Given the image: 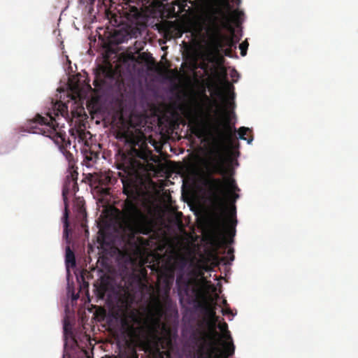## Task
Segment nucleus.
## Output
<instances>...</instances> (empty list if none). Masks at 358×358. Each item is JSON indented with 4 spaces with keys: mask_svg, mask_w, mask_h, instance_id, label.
<instances>
[{
    "mask_svg": "<svg viewBox=\"0 0 358 358\" xmlns=\"http://www.w3.org/2000/svg\"><path fill=\"white\" fill-rule=\"evenodd\" d=\"M231 114L234 115V112L224 110L222 118L217 120L213 126V141L216 146L215 155L202 162L203 184L208 189L210 196L216 202L217 206L218 212L214 215L215 223L217 228L224 227L226 225L227 208L222 200L226 187L230 192L239 191L234 178H227L223 181L220 178L213 176L214 174L226 175L224 154L230 153L235 147L236 129L231 124Z\"/></svg>",
    "mask_w": 358,
    "mask_h": 358,
    "instance_id": "1",
    "label": "nucleus"
},
{
    "mask_svg": "<svg viewBox=\"0 0 358 358\" xmlns=\"http://www.w3.org/2000/svg\"><path fill=\"white\" fill-rule=\"evenodd\" d=\"M123 193L127 196L122 206L121 221L119 224L124 238L134 240L136 235H150L154 232L155 221L138 206L133 189L124 186Z\"/></svg>",
    "mask_w": 358,
    "mask_h": 358,
    "instance_id": "2",
    "label": "nucleus"
},
{
    "mask_svg": "<svg viewBox=\"0 0 358 358\" xmlns=\"http://www.w3.org/2000/svg\"><path fill=\"white\" fill-rule=\"evenodd\" d=\"M221 18L213 16L210 19V24L207 27L209 43L206 59L214 62L215 57L220 55L225 47L236 48L237 41L234 38V30L231 25L230 15L220 11Z\"/></svg>",
    "mask_w": 358,
    "mask_h": 358,
    "instance_id": "3",
    "label": "nucleus"
},
{
    "mask_svg": "<svg viewBox=\"0 0 358 358\" xmlns=\"http://www.w3.org/2000/svg\"><path fill=\"white\" fill-rule=\"evenodd\" d=\"M116 138L128 147V159L124 155L127 164V169L136 170L142 166L137 159L148 162L153 158L152 150L149 148L145 134L139 130L131 131L127 129L117 132Z\"/></svg>",
    "mask_w": 358,
    "mask_h": 358,
    "instance_id": "4",
    "label": "nucleus"
},
{
    "mask_svg": "<svg viewBox=\"0 0 358 358\" xmlns=\"http://www.w3.org/2000/svg\"><path fill=\"white\" fill-rule=\"evenodd\" d=\"M134 301L133 295L124 290L117 294L112 308L113 317L120 320L122 329L126 331H133L134 323L137 321L136 310L132 308Z\"/></svg>",
    "mask_w": 358,
    "mask_h": 358,
    "instance_id": "5",
    "label": "nucleus"
},
{
    "mask_svg": "<svg viewBox=\"0 0 358 358\" xmlns=\"http://www.w3.org/2000/svg\"><path fill=\"white\" fill-rule=\"evenodd\" d=\"M65 136V132L59 126L56 119L48 113H46V137L57 145L64 153L66 160L69 162L68 171H71V170H76L77 167L75 166L73 154L66 150L67 145H70V142L66 141Z\"/></svg>",
    "mask_w": 358,
    "mask_h": 358,
    "instance_id": "6",
    "label": "nucleus"
},
{
    "mask_svg": "<svg viewBox=\"0 0 358 358\" xmlns=\"http://www.w3.org/2000/svg\"><path fill=\"white\" fill-rule=\"evenodd\" d=\"M159 279L163 280V293L160 296L155 297L154 299V306L156 314L159 317H162L167 312L174 311L177 313L169 296L171 287L174 280V273L173 270L162 273L159 275Z\"/></svg>",
    "mask_w": 358,
    "mask_h": 358,
    "instance_id": "7",
    "label": "nucleus"
},
{
    "mask_svg": "<svg viewBox=\"0 0 358 358\" xmlns=\"http://www.w3.org/2000/svg\"><path fill=\"white\" fill-rule=\"evenodd\" d=\"M218 320H209L208 324L210 331L208 333L203 332L200 341L201 343L196 351V358H201V355L210 353L213 357L222 358L220 348L218 346V338L220 337L219 333L216 331L215 327Z\"/></svg>",
    "mask_w": 358,
    "mask_h": 358,
    "instance_id": "8",
    "label": "nucleus"
},
{
    "mask_svg": "<svg viewBox=\"0 0 358 358\" xmlns=\"http://www.w3.org/2000/svg\"><path fill=\"white\" fill-rule=\"evenodd\" d=\"M68 175L66 176L62 189V196L65 203V210L64 216L62 217L64 222V233L63 238L67 243H70L69 232L70 229L69 223V210L67 208V199L69 196L75 195L78 191V185L77 182L78 173L77 170H71L68 171Z\"/></svg>",
    "mask_w": 358,
    "mask_h": 358,
    "instance_id": "9",
    "label": "nucleus"
},
{
    "mask_svg": "<svg viewBox=\"0 0 358 358\" xmlns=\"http://www.w3.org/2000/svg\"><path fill=\"white\" fill-rule=\"evenodd\" d=\"M154 0H128L126 7L124 8V15L127 20L132 24L139 25L144 20L143 8L152 4Z\"/></svg>",
    "mask_w": 358,
    "mask_h": 358,
    "instance_id": "10",
    "label": "nucleus"
},
{
    "mask_svg": "<svg viewBox=\"0 0 358 358\" xmlns=\"http://www.w3.org/2000/svg\"><path fill=\"white\" fill-rule=\"evenodd\" d=\"M116 181V178L110 171L100 172L90 176V182L95 185V188H99V192L104 195L110 194V188L108 186L114 184Z\"/></svg>",
    "mask_w": 358,
    "mask_h": 358,
    "instance_id": "11",
    "label": "nucleus"
},
{
    "mask_svg": "<svg viewBox=\"0 0 358 358\" xmlns=\"http://www.w3.org/2000/svg\"><path fill=\"white\" fill-rule=\"evenodd\" d=\"M218 328L223 332V337L226 339V341L222 343L223 348V350H220L222 358H229L234 354L235 346L230 332L228 331V325L224 322L218 325Z\"/></svg>",
    "mask_w": 358,
    "mask_h": 358,
    "instance_id": "12",
    "label": "nucleus"
},
{
    "mask_svg": "<svg viewBox=\"0 0 358 358\" xmlns=\"http://www.w3.org/2000/svg\"><path fill=\"white\" fill-rule=\"evenodd\" d=\"M44 124V117L40 114H36L34 117L27 121V132L33 134H40L44 136L45 130L43 127H43Z\"/></svg>",
    "mask_w": 358,
    "mask_h": 358,
    "instance_id": "13",
    "label": "nucleus"
},
{
    "mask_svg": "<svg viewBox=\"0 0 358 358\" xmlns=\"http://www.w3.org/2000/svg\"><path fill=\"white\" fill-rule=\"evenodd\" d=\"M65 264L67 268L76 266L75 254L69 245L66 247Z\"/></svg>",
    "mask_w": 358,
    "mask_h": 358,
    "instance_id": "14",
    "label": "nucleus"
},
{
    "mask_svg": "<svg viewBox=\"0 0 358 358\" xmlns=\"http://www.w3.org/2000/svg\"><path fill=\"white\" fill-rule=\"evenodd\" d=\"M84 162L87 167L92 166L99 158V154L97 152L91 150H87L86 149L84 151Z\"/></svg>",
    "mask_w": 358,
    "mask_h": 358,
    "instance_id": "15",
    "label": "nucleus"
},
{
    "mask_svg": "<svg viewBox=\"0 0 358 358\" xmlns=\"http://www.w3.org/2000/svg\"><path fill=\"white\" fill-rule=\"evenodd\" d=\"M176 285L179 290H183L187 292L189 289V282L184 279L182 274H180L176 278Z\"/></svg>",
    "mask_w": 358,
    "mask_h": 358,
    "instance_id": "16",
    "label": "nucleus"
},
{
    "mask_svg": "<svg viewBox=\"0 0 358 358\" xmlns=\"http://www.w3.org/2000/svg\"><path fill=\"white\" fill-rule=\"evenodd\" d=\"M76 133V138L78 139V143H83L85 145H88L87 143V138L88 135H90L89 131H85L82 129H76L75 131Z\"/></svg>",
    "mask_w": 358,
    "mask_h": 358,
    "instance_id": "17",
    "label": "nucleus"
},
{
    "mask_svg": "<svg viewBox=\"0 0 358 358\" xmlns=\"http://www.w3.org/2000/svg\"><path fill=\"white\" fill-rule=\"evenodd\" d=\"M108 291V286L106 284L101 282L99 286L96 287L95 292L97 298L104 299L106 294Z\"/></svg>",
    "mask_w": 358,
    "mask_h": 358,
    "instance_id": "18",
    "label": "nucleus"
},
{
    "mask_svg": "<svg viewBox=\"0 0 358 358\" xmlns=\"http://www.w3.org/2000/svg\"><path fill=\"white\" fill-rule=\"evenodd\" d=\"M120 358H138V355L134 348H128L119 355Z\"/></svg>",
    "mask_w": 358,
    "mask_h": 358,
    "instance_id": "19",
    "label": "nucleus"
},
{
    "mask_svg": "<svg viewBox=\"0 0 358 358\" xmlns=\"http://www.w3.org/2000/svg\"><path fill=\"white\" fill-rule=\"evenodd\" d=\"M204 311L210 320H218V317L216 315L215 307L206 305L204 306Z\"/></svg>",
    "mask_w": 358,
    "mask_h": 358,
    "instance_id": "20",
    "label": "nucleus"
},
{
    "mask_svg": "<svg viewBox=\"0 0 358 358\" xmlns=\"http://www.w3.org/2000/svg\"><path fill=\"white\" fill-rule=\"evenodd\" d=\"M250 131V129L245 127H241L238 129V138L242 140H245L248 143H250L252 141V137L250 138H247L245 135Z\"/></svg>",
    "mask_w": 358,
    "mask_h": 358,
    "instance_id": "21",
    "label": "nucleus"
},
{
    "mask_svg": "<svg viewBox=\"0 0 358 358\" xmlns=\"http://www.w3.org/2000/svg\"><path fill=\"white\" fill-rule=\"evenodd\" d=\"M230 216H231V220H229V221H230V222H231V225H232V227H233V228H234V231H233V233H232V234H231V235H232V236H234V235H235V229H234V227H235V226H236V223H237L236 220V219H234V217H235V216H236V207H235V206H233V207H232V208H231V212H230Z\"/></svg>",
    "mask_w": 358,
    "mask_h": 358,
    "instance_id": "22",
    "label": "nucleus"
},
{
    "mask_svg": "<svg viewBox=\"0 0 358 358\" xmlns=\"http://www.w3.org/2000/svg\"><path fill=\"white\" fill-rule=\"evenodd\" d=\"M248 45H249V44H248L247 41H245L242 42L239 45V49L241 50V56L244 57V56L246 55Z\"/></svg>",
    "mask_w": 358,
    "mask_h": 358,
    "instance_id": "23",
    "label": "nucleus"
},
{
    "mask_svg": "<svg viewBox=\"0 0 358 358\" xmlns=\"http://www.w3.org/2000/svg\"><path fill=\"white\" fill-rule=\"evenodd\" d=\"M224 52V54L227 57H231L232 56V48L227 47V48L222 50Z\"/></svg>",
    "mask_w": 358,
    "mask_h": 358,
    "instance_id": "24",
    "label": "nucleus"
},
{
    "mask_svg": "<svg viewBox=\"0 0 358 358\" xmlns=\"http://www.w3.org/2000/svg\"><path fill=\"white\" fill-rule=\"evenodd\" d=\"M138 241L142 244V245H149V241L148 240H146V239H144L142 237H139L138 238Z\"/></svg>",
    "mask_w": 358,
    "mask_h": 358,
    "instance_id": "25",
    "label": "nucleus"
},
{
    "mask_svg": "<svg viewBox=\"0 0 358 358\" xmlns=\"http://www.w3.org/2000/svg\"><path fill=\"white\" fill-rule=\"evenodd\" d=\"M227 255H230V260L231 261H233L234 259V249L233 248H229L227 250Z\"/></svg>",
    "mask_w": 358,
    "mask_h": 358,
    "instance_id": "26",
    "label": "nucleus"
},
{
    "mask_svg": "<svg viewBox=\"0 0 358 358\" xmlns=\"http://www.w3.org/2000/svg\"><path fill=\"white\" fill-rule=\"evenodd\" d=\"M95 0H80V3L86 5H91L94 3Z\"/></svg>",
    "mask_w": 358,
    "mask_h": 358,
    "instance_id": "27",
    "label": "nucleus"
},
{
    "mask_svg": "<svg viewBox=\"0 0 358 358\" xmlns=\"http://www.w3.org/2000/svg\"><path fill=\"white\" fill-rule=\"evenodd\" d=\"M213 355H211L210 353H205L201 355V358H216L213 357Z\"/></svg>",
    "mask_w": 358,
    "mask_h": 358,
    "instance_id": "28",
    "label": "nucleus"
},
{
    "mask_svg": "<svg viewBox=\"0 0 358 358\" xmlns=\"http://www.w3.org/2000/svg\"><path fill=\"white\" fill-rule=\"evenodd\" d=\"M182 35V32L180 30H178L177 33L176 34V37L179 38L181 37Z\"/></svg>",
    "mask_w": 358,
    "mask_h": 358,
    "instance_id": "29",
    "label": "nucleus"
},
{
    "mask_svg": "<svg viewBox=\"0 0 358 358\" xmlns=\"http://www.w3.org/2000/svg\"><path fill=\"white\" fill-rule=\"evenodd\" d=\"M67 62H68V63H69V70H70L71 72H73V69H72V67H71V61L69 59V58H68V57H67Z\"/></svg>",
    "mask_w": 358,
    "mask_h": 358,
    "instance_id": "30",
    "label": "nucleus"
},
{
    "mask_svg": "<svg viewBox=\"0 0 358 358\" xmlns=\"http://www.w3.org/2000/svg\"><path fill=\"white\" fill-rule=\"evenodd\" d=\"M240 14V12L238 10H235L233 11V15L237 16Z\"/></svg>",
    "mask_w": 358,
    "mask_h": 358,
    "instance_id": "31",
    "label": "nucleus"
},
{
    "mask_svg": "<svg viewBox=\"0 0 358 358\" xmlns=\"http://www.w3.org/2000/svg\"><path fill=\"white\" fill-rule=\"evenodd\" d=\"M233 196H234V201H236L237 199L239 198V195L238 194H235V193L234 194Z\"/></svg>",
    "mask_w": 358,
    "mask_h": 358,
    "instance_id": "32",
    "label": "nucleus"
},
{
    "mask_svg": "<svg viewBox=\"0 0 358 358\" xmlns=\"http://www.w3.org/2000/svg\"><path fill=\"white\" fill-rule=\"evenodd\" d=\"M180 262H182V266H184L185 264V263H186V261H185V259L183 257H182L180 259Z\"/></svg>",
    "mask_w": 358,
    "mask_h": 358,
    "instance_id": "33",
    "label": "nucleus"
},
{
    "mask_svg": "<svg viewBox=\"0 0 358 358\" xmlns=\"http://www.w3.org/2000/svg\"><path fill=\"white\" fill-rule=\"evenodd\" d=\"M94 85L95 87H98L99 85V81L97 80H95L94 81Z\"/></svg>",
    "mask_w": 358,
    "mask_h": 358,
    "instance_id": "34",
    "label": "nucleus"
},
{
    "mask_svg": "<svg viewBox=\"0 0 358 358\" xmlns=\"http://www.w3.org/2000/svg\"><path fill=\"white\" fill-rule=\"evenodd\" d=\"M72 341H73V343L74 344L77 345V341H76V338H72Z\"/></svg>",
    "mask_w": 358,
    "mask_h": 358,
    "instance_id": "35",
    "label": "nucleus"
},
{
    "mask_svg": "<svg viewBox=\"0 0 358 358\" xmlns=\"http://www.w3.org/2000/svg\"><path fill=\"white\" fill-rule=\"evenodd\" d=\"M198 129H195V131H194V134H197Z\"/></svg>",
    "mask_w": 358,
    "mask_h": 358,
    "instance_id": "36",
    "label": "nucleus"
},
{
    "mask_svg": "<svg viewBox=\"0 0 358 358\" xmlns=\"http://www.w3.org/2000/svg\"><path fill=\"white\" fill-rule=\"evenodd\" d=\"M85 234H89V231H88V229H85Z\"/></svg>",
    "mask_w": 358,
    "mask_h": 358,
    "instance_id": "37",
    "label": "nucleus"
},
{
    "mask_svg": "<svg viewBox=\"0 0 358 358\" xmlns=\"http://www.w3.org/2000/svg\"><path fill=\"white\" fill-rule=\"evenodd\" d=\"M223 303H224V305H225V304H227V301H226L225 299L223 301Z\"/></svg>",
    "mask_w": 358,
    "mask_h": 358,
    "instance_id": "38",
    "label": "nucleus"
},
{
    "mask_svg": "<svg viewBox=\"0 0 358 358\" xmlns=\"http://www.w3.org/2000/svg\"><path fill=\"white\" fill-rule=\"evenodd\" d=\"M81 226H82L83 227H85V225L84 224V223H82V224H81Z\"/></svg>",
    "mask_w": 358,
    "mask_h": 358,
    "instance_id": "39",
    "label": "nucleus"
},
{
    "mask_svg": "<svg viewBox=\"0 0 358 358\" xmlns=\"http://www.w3.org/2000/svg\"><path fill=\"white\" fill-rule=\"evenodd\" d=\"M237 1H238V3H240V1H241V0H237Z\"/></svg>",
    "mask_w": 358,
    "mask_h": 358,
    "instance_id": "40",
    "label": "nucleus"
},
{
    "mask_svg": "<svg viewBox=\"0 0 358 358\" xmlns=\"http://www.w3.org/2000/svg\"><path fill=\"white\" fill-rule=\"evenodd\" d=\"M161 358H164V357H161Z\"/></svg>",
    "mask_w": 358,
    "mask_h": 358,
    "instance_id": "41",
    "label": "nucleus"
}]
</instances>
